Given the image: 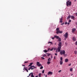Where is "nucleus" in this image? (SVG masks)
<instances>
[{"label":"nucleus","instance_id":"412c9836","mask_svg":"<svg viewBox=\"0 0 77 77\" xmlns=\"http://www.w3.org/2000/svg\"><path fill=\"white\" fill-rule=\"evenodd\" d=\"M58 41H59V42H60L61 41V38H60V37H59V38H58Z\"/></svg>","mask_w":77,"mask_h":77},{"label":"nucleus","instance_id":"052dcab7","mask_svg":"<svg viewBox=\"0 0 77 77\" xmlns=\"http://www.w3.org/2000/svg\"><path fill=\"white\" fill-rule=\"evenodd\" d=\"M75 14L76 15V16H77V13H75Z\"/></svg>","mask_w":77,"mask_h":77},{"label":"nucleus","instance_id":"f3484780","mask_svg":"<svg viewBox=\"0 0 77 77\" xmlns=\"http://www.w3.org/2000/svg\"><path fill=\"white\" fill-rule=\"evenodd\" d=\"M71 17V15H69L68 17L66 18L67 20L68 19H69Z\"/></svg>","mask_w":77,"mask_h":77},{"label":"nucleus","instance_id":"8fccbe9b","mask_svg":"<svg viewBox=\"0 0 77 77\" xmlns=\"http://www.w3.org/2000/svg\"><path fill=\"white\" fill-rule=\"evenodd\" d=\"M63 24H64V23H61V25H63Z\"/></svg>","mask_w":77,"mask_h":77},{"label":"nucleus","instance_id":"603ef678","mask_svg":"<svg viewBox=\"0 0 77 77\" xmlns=\"http://www.w3.org/2000/svg\"><path fill=\"white\" fill-rule=\"evenodd\" d=\"M71 65V63H70V64H69L68 65H69V66H70V65Z\"/></svg>","mask_w":77,"mask_h":77},{"label":"nucleus","instance_id":"de8ad7c7","mask_svg":"<svg viewBox=\"0 0 77 77\" xmlns=\"http://www.w3.org/2000/svg\"><path fill=\"white\" fill-rule=\"evenodd\" d=\"M75 45H77V41H76L75 42Z\"/></svg>","mask_w":77,"mask_h":77},{"label":"nucleus","instance_id":"4c0bfd02","mask_svg":"<svg viewBox=\"0 0 77 77\" xmlns=\"http://www.w3.org/2000/svg\"><path fill=\"white\" fill-rule=\"evenodd\" d=\"M41 59H43V60L45 59V58H44V57H41Z\"/></svg>","mask_w":77,"mask_h":77},{"label":"nucleus","instance_id":"6e6552de","mask_svg":"<svg viewBox=\"0 0 77 77\" xmlns=\"http://www.w3.org/2000/svg\"><path fill=\"white\" fill-rule=\"evenodd\" d=\"M58 45L60 47H62V42H60L58 43Z\"/></svg>","mask_w":77,"mask_h":77},{"label":"nucleus","instance_id":"dca6fc26","mask_svg":"<svg viewBox=\"0 0 77 77\" xmlns=\"http://www.w3.org/2000/svg\"><path fill=\"white\" fill-rule=\"evenodd\" d=\"M60 65H62L63 64V62L62 60H60Z\"/></svg>","mask_w":77,"mask_h":77},{"label":"nucleus","instance_id":"e433bc0d","mask_svg":"<svg viewBox=\"0 0 77 77\" xmlns=\"http://www.w3.org/2000/svg\"><path fill=\"white\" fill-rule=\"evenodd\" d=\"M44 71H45V70H43L42 71V74H44Z\"/></svg>","mask_w":77,"mask_h":77},{"label":"nucleus","instance_id":"473e14b6","mask_svg":"<svg viewBox=\"0 0 77 77\" xmlns=\"http://www.w3.org/2000/svg\"><path fill=\"white\" fill-rule=\"evenodd\" d=\"M40 69H43V66H42H42H41V67H40Z\"/></svg>","mask_w":77,"mask_h":77},{"label":"nucleus","instance_id":"49530a36","mask_svg":"<svg viewBox=\"0 0 77 77\" xmlns=\"http://www.w3.org/2000/svg\"><path fill=\"white\" fill-rule=\"evenodd\" d=\"M51 59H53V56L52 55L51 56Z\"/></svg>","mask_w":77,"mask_h":77},{"label":"nucleus","instance_id":"20e7f679","mask_svg":"<svg viewBox=\"0 0 77 77\" xmlns=\"http://www.w3.org/2000/svg\"><path fill=\"white\" fill-rule=\"evenodd\" d=\"M36 65L37 66H42L41 64L40 63L38 62H37Z\"/></svg>","mask_w":77,"mask_h":77},{"label":"nucleus","instance_id":"774afa93","mask_svg":"<svg viewBox=\"0 0 77 77\" xmlns=\"http://www.w3.org/2000/svg\"><path fill=\"white\" fill-rule=\"evenodd\" d=\"M71 75H72V74H71Z\"/></svg>","mask_w":77,"mask_h":77},{"label":"nucleus","instance_id":"393cba45","mask_svg":"<svg viewBox=\"0 0 77 77\" xmlns=\"http://www.w3.org/2000/svg\"><path fill=\"white\" fill-rule=\"evenodd\" d=\"M48 61H49L50 60L51 61V59L50 58H49L48 60Z\"/></svg>","mask_w":77,"mask_h":77},{"label":"nucleus","instance_id":"e2e57ef3","mask_svg":"<svg viewBox=\"0 0 77 77\" xmlns=\"http://www.w3.org/2000/svg\"><path fill=\"white\" fill-rule=\"evenodd\" d=\"M25 68H26V69H27V67H25V68H24L25 69Z\"/></svg>","mask_w":77,"mask_h":77},{"label":"nucleus","instance_id":"423d86ee","mask_svg":"<svg viewBox=\"0 0 77 77\" xmlns=\"http://www.w3.org/2000/svg\"><path fill=\"white\" fill-rule=\"evenodd\" d=\"M75 30H76V29H75V28H74L72 29V33H74L75 32Z\"/></svg>","mask_w":77,"mask_h":77},{"label":"nucleus","instance_id":"9b49d317","mask_svg":"<svg viewBox=\"0 0 77 77\" xmlns=\"http://www.w3.org/2000/svg\"><path fill=\"white\" fill-rule=\"evenodd\" d=\"M62 18H63V17L62 16L61 18L60 19V23H63V21H62Z\"/></svg>","mask_w":77,"mask_h":77},{"label":"nucleus","instance_id":"5fc2aeb1","mask_svg":"<svg viewBox=\"0 0 77 77\" xmlns=\"http://www.w3.org/2000/svg\"><path fill=\"white\" fill-rule=\"evenodd\" d=\"M67 24H68V25H69V22L68 23H67Z\"/></svg>","mask_w":77,"mask_h":77},{"label":"nucleus","instance_id":"a878e982","mask_svg":"<svg viewBox=\"0 0 77 77\" xmlns=\"http://www.w3.org/2000/svg\"><path fill=\"white\" fill-rule=\"evenodd\" d=\"M32 74H33V72H31V73H30L29 74V75L27 77H29V76H30V75H32Z\"/></svg>","mask_w":77,"mask_h":77},{"label":"nucleus","instance_id":"a19ab883","mask_svg":"<svg viewBox=\"0 0 77 77\" xmlns=\"http://www.w3.org/2000/svg\"><path fill=\"white\" fill-rule=\"evenodd\" d=\"M50 48H48V51H49V50H50Z\"/></svg>","mask_w":77,"mask_h":77},{"label":"nucleus","instance_id":"7ed1b4c3","mask_svg":"<svg viewBox=\"0 0 77 77\" xmlns=\"http://www.w3.org/2000/svg\"><path fill=\"white\" fill-rule=\"evenodd\" d=\"M68 32H66L65 33V34H64L63 36L66 38H68Z\"/></svg>","mask_w":77,"mask_h":77},{"label":"nucleus","instance_id":"9d476101","mask_svg":"<svg viewBox=\"0 0 77 77\" xmlns=\"http://www.w3.org/2000/svg\"><path fill=\"white\" fill-rule=\"evenodd\" d=\"M31 68V70H32V69H34V68H36V67H35L34 65L32 66H30Z\"/></svg>","mask_w":77,"mask_h":77},{"label":"nucleus","instance_id":"b1692460","mask_svg":"<svg viewBox=\"0 0 77 77\" xmlns=\"http://www.w3.org/2000/svg\"><path fill=\"white\" fill-rule=\"evenodd\" d=\"M46 54H48V56H50V55H51V54L46 53Z\"/></svg>","mask_w":77,"mask_h":77},{"label":"nucleus","instance_id":"cd10ccee","mask_svg":"<svg viewBox=\"0 0 77 77\" xmlns=\"http://www.w3.org/2000/svg\"><path fill=\"white\" fill-rule=\"evenodd\" d=\"M50 63H51V62L50 61H48L47 63L48 65H49Z\"/></svg>","mask_w":77,"mask_h":77},{"label":"nucleus","instance_id":"1a4fd4ad","mask_svg":"<svg viewBox=\"0 0 77 77\" xmlns=\"http://www.w3.org/2000/svg\"><path fill=\"white\" fill-rule=\"evenodd\" d=\"M61 49V47H58V48H57V50L58 52H60V51L61 50L60 49Z\"/></svg>","mask_w":77,"mask_h":77},{"label":"nucleus","instance_id":"aec40b11","mask_svg":"<svg viewBox=\"0 0 77 77\" xmlns=\"http://www.w3.org/2000/svg\"><path fill=\"white\" fill-rule=\"evenodd\" d=\"M33 63H31L29 64V65L28 66H32V64H33Z\"/></svg>","mask_w":77,"mask_h":77},{"label":"nucleus","instance_id":"0e129e2a","mask_svg":"<svg viewBox=\"0 0 77 77\" xmlns=\"http://www.w3.org/2000/svg\"><path fill=\"white\" fill-rule=\"evenodd\" d=\"M55 45H56V43H55Z\"/></svg>","mask_w":77,"mask_h":77},{"label":"nucleus","instance_id":"c03bdc74","mask_svg":"<svg viewBox=\"0 0 77 77\" xmlns=\"http://www.w3.org/2000/svg\"><path fill=\"white\" fill-rule=\"evenodd\" d=\"M55 56L57 55V53L55 54Z\"/></svg>","mask_w":77,"mask_h":77},{"label":"nucleus","instance_id":"f257e3e1","mask_svg":"<svg viewBox=\"0 0 77 77\" xmlns=\"http://www.w3.org/2000/svg\"><path fill=\"white\" fill-rule=\"evenodd\" d=\"M66 4L67 7L69 6H71V2H70V0H69L66 2Z\"/></svg>","mask_w":77,"mask_h":77},{"label":"nucleus","instance_id":"37998d69","mask_svg":"<svg viewBox=\"0 0 77 77\" xmlns=\"http://www.w3.org/2000/svg\"><path fill=\"white\" fill-rule=\"evenodd\" d=\"M65 24H68V23L66 22L65 23Z\"/></svg>","mask_w":77,"mask_h":77},{"label":"nucleus","instance_id":"f8f14e48","mask_svg":"<svg viewBox=\"0 0 77 77\" xmlns=\"http://www.w3.org/2000/svg\"><path fill=\"white\" fill-rule=\"evenodd\" d=\"M71 18L73 20H74V19H75V17L74 16H71Z\"/></svg>","mask_w":77,"mask_h":77},{"label":"nucleus","instance_id":"2eb2a0df","mask_svg":"<svg viewBox=\"0 0 77 77\" xmlns=\"http://www.w3.org/2000/svg\"><path fill=\"white\" fill-rule=\"evenodd\" d=\"M65 62H68V59L67 58L65 59Z\"/></svg>","mask_w":77,"mask_h":77},{"label":"nucleus","instance_id":"39448f33","mask_svg":"<svg viewBox=\"0 0 77 77\" xmlns=\"http://www.w3.org/2000/svg\"><path fill=\"white\" fill-rule=\"evenodd\" d=\"M63 33V31H57L56 32V33L57 34H59V33Z\"/></svg>","mask_w":77,"mask_h":77},{"label":"nucleus","instance_id":"c756f323","mask_svg":"<svg viewBox=\"0 0 77 77\" xmlns=\"http://www.w3.org/2000/svg\"><path fill=\"white\" fill-rule=\"evenodd\" d=\"M74 53L75 54H77V51H74Z\"/></svg>","mask_w":77,"mask_h":77},{"label":"nucleus","instance_id":"a18cd8bd","mask_svg":"<svg viewBox=\"0 0 77 77\" xmlns=\"http://www.w3.org/2000/svg\"><path fill=\"white\" fill-rule=\"evenodd\" d=\"M62 71L61 70H60L58 71V72H60Z\"/></svg>","mask_w":77,"mask_h":77},{"label":"nucleus","instance_id":"ea45409f","mask_svg":"<svg viewBox=\"0 0 77 77\" xmlns=\"http://www.w3.org/2000/svg\"><path fill=\"white\" fill-rule=\"evenodd\" d=\"M69 23H70V22H71V20H69Z\"/></svg>","mask_w":77,"mask_h":77},{"label":"nucleus","instance_id":"f03ea898","mask_svg":"<svg viewBox=\"0 0 77 77\" xmlns=\"http://www.w3.org/2000/svg\"><path fill=\"white\" fill-rule=\"evenodd\" d=\"M65 54V51L63 50H62L60 51V54L61 55H64Z\"/></svg>","mask_w":77,"mask_h":77},{"label":"nucleus","instance_id":"bb28decb","mask_svg":"<svg viewBox=\"0 0 77 77\" xmlns=\"http://www.w3.org/2000/svg\"><path fill=\"white\" fill-rule=\"evenodd\" d=\"M44 51L45 52V53H47L48 51H47L46 50H44Z\"/></svg>","mask_w":77,"mask_h":77},{"label":"nucleus","instance_id":"680f3d73","mask_svg":"<svg viewBox=\"0 0 77 77\" xmlns=\"http://www.w3.org/2000/svg\"><path fill=\"white\" fill-rule=\"evenodd\" d=\"M47 77V75H46L45 77Z\"/></svg>","mask_w":77,"mask_h":77},{"label":"nucleus","instance_id":"3c124183","mask_svg":"<svg viewBox=\"0 0 77 77\" xmlns=\"http://www.w3.org/2000/svg\"><path fill=\"white\" fill-rule=\"evenodd\" d=\"M65 44L66 45H67V44H68L67 43V42H65Z\"/></svg>","mask_w":77,"mask_h":77},{"label":"nucleus","instance_id":"6e6d98bb","mask_svg":"<svg viewBox=\"0 0 77 77\" xmlns=\"http://www.w3.org/2000/svg\"><path fill=\"white\" fill-rule=\"evenodd\" d=\"M58 52V51H57V50H56V53H57Z\"/></svg>","mask_w":77,"mask_h":77},{"label":"nucleus","instance_id":"6ab92c4d","mask_svg":"<svg viewBox=\"0 0 77 77\" xmlns=\"http://www.w3.org/2000/svg\"><path fill=\"white\" fill-rule=\"evenodd\" d=\"M56 30L57 32H58V31H59L60 30H59V28H56Z\"/></svg>","mask_w":77,"mask_h":77},{"label":"nucleus","instance_id":"a211bd4d","mask_svg":"<svg viewBox=\"0 0 77 77\" xmlns=\"http://www.w3.org/2000/svg\"><path fill=\"white\" fill-rule=\"evenodd\" d=\"M72 40L73 41H76V38H75V37H73L72 38Z\"/></svg>","mask_w":77,"mask_h":77},{"label":"nucleus","instance_id":"338daca9","mask_svg":"<svg viewBox=\"0 0 77 77\" xmlns=\"http://www.w3.org/2000/svg\"><path fill=\"white\" fill-rule=\"evenodd\" d=\"M56 50V48L54 49V50Z\"/></svg>","mask_w":77,"mask_h":77},{"label":"nucleus","instance_id":"4d7b16f0","mask_svg":"<svg viewBox=\"0 0 77 77\" xmlns=\"http://www.w3.org/2000/svg\"><path fill=\"white\" fill-rule=\"evenodd\" d=\"M75 24H76V25H77V22L75 23Z\"/></svg>","mask_w":77,"mask_h":77},{"label":"nucleus","instance_id":"4468645a","mask_svg":"<svg viewBox=\"0 0 77 77\" xmlns=\"http://www.w3.org/2000/svg\"><path fill=\"white\" fill-rule=\"evenodd\" d=\"M54 38H56V39H58V38H59V36H57V35H55L54 36Z\"/></svg>","mask_w":77,"mask_h":77},{"label":"nucleus","instance_id":"69168bd1","mask_svg":"<svg viewBox=\"0 0 77 77\" xmlns=\"http://www.w3.org/2000/svg\"><path fill=\"white\" fill-rule=\"evenodd\" d=\"M64 39H65V40H66V38H65Z\"/></svg>","mask_w":77,"mask_h":77},{"label":"nucleus","instance_id":"72a5a7b5","mask_svg":"<svg viewBox=\"0 0 77 77\" xmlns=\"http://www.w3.org/2000/svg\"><path fill=\"white\" fill-rule=\"evenodd\" d=\"M45 56H47V55L45 54H44V55H43V57H45Z\"/></svg>","mask_w":77,"mask_h":77},{"label":"nucleus","instance_id":"2f4dec72","mask_svg":"<svg viewBox=\"0 0 77 77\" xmlns=\"http://www.w3.org/2000/svg\"><path fill=\"white\" fill-rule=\"evenodd\" d=\"M41 73H39L38 75L39 77H41Z\"/></svg>","mask_w":77,"mask_h":77},{"label":"nucleus","instance_id":"0eeeda50","mask_svg":"<svg viewBox=\"0 0 77 77\" xmlns=\"http://www.w3.org/2000/svg\"><path fill=\"white\" fill-rule=\"evenodd\" d=\"M48 75H53V72L49 71L48 73Z\"/></svg>","mask_w":77,"mask_h":77},{"label":"nucleus","instance_id":"f704fd0d","mask_svg":"<svg viewBox=\"0 0 77 77\" xmlns=\"http://www.w3.org/2000/svg\"><path fill=\"white\" fill-rule=\"evenodd\" d=\"M30 69H32V68H31V67H29V68H28V70H30Z\"/></svg>","mask_w":77,"mask_h":77},{"label":"nucleus","instance_id":"79ce46f5","mask_svg":"<svg viewBox=\"0 0 77 77\" xmlns=\"http://www.w3.org/2000/svg\"><path fill=\"white\" fill-rule=\"evenodd\" d=\"M28 63V61H26V62H25V63Z\"/></svg>","mask_w":77,"mask_h":77},{"label":"nucleus","instance_id":"bf43d9fd","mask_svg":"<svg viewBox=\"0 0 77 77\" xmlns=\"http://www.w3.org/2000/svg\"><path fill=\"white\" fill-rule=\"evenodd\" d=\"M25 65H22V66H25Z\"/></svg>","mask_w":77,"mask_h":77},{"label":"nucleus","instance_id":"ddd939ff","mask_svg":"<svg viewBox=\"0 0 77 77\" xmlns=\"http://www.w3.org/2000/svg\"><path fill=\"white\" fill-rule=\"evenodd\" d=\"M24 68H25V69H24ZM23 70H24V71H25V70H26V71H27V72H28V69H27L25 68V66H24V67Z\"/></svg>","mask_w":77,"mask_h":77},{"label":"nucleus","instance_id":"4be33fe9","mask_svg":"<svg viewBox=\"0 0 77 77\" xmlns=\"http://www.w3.org/2000/svg\"><path fill=\"white\" fill-rule=\"evenodd\" d=\"M48 44H51V45H53V42H48Z\"/></svg>","mask_w":77,"mask_h":77},{"label":"nucleus","instance_id":"13d9d810","mask_svg":"<svg viewBox=\"0 0 77 77\" xmlns=\"http://www.w3.org/2000/svg\"><path fill=\"white\" fill-rule=\"evenodd\" d=\"M38 77V75L35 76V77Z\"/></svg>","mask_w":77,"mask_h":77},{"label":"nucleus","instance_id":"5701e85b","mask_svg":"<svg viewBox=\"0 0 77 77\" xmlns=\"http://www.w3.org/2000/svg\"><path fill=\"white\" fill-rule=\"evenodd\" d=\"M33 73H32L31 75V77H35L34 76V75H33Z\"/></svg>","mask_w":77,"mask_h":77},{"label":"nucleus","instance_id":"864d4df0","mask_svg":"<svg viewBox=\"0 0 77 77\" xmlns=\"http://www.w3.org/2000/svg\"><path fill=\"white\" fill-rule=\"evenodd\" d=\"M54 59H56V57H54Z\"/></svg>","mask_w":77,"mask_h":77},{"label":"nucleus","instance_id":"09e8293b","mask_svg":"<svg viewBox=\"0 0 77 77\" xmlns=\"http://www.w3.org/2000/svg\"><path fill=\"white\" fill-rule=\"evenodd\" d=\"M52 39H54V37H52Z\"/></svg>","mask_w":77,"mask_h":77},{"label":"nucleus","instance_id":"c9c22d12","mask_svg":"<svg viewBox=\"0 0 77 77\" xmlns=\"http://www.w3.org/2000/svg\"><path fill=\"white\" fill-rule=\"evenodd\" d=\"M50 51H53V48H52V49H51Z\"/></svg>","mask_w":77,"mask_h":77},{"label":"nucleus","instance_id":"58836bf2","mask_svg":"<svg viewBox=\"0 0 77 77\" xmlns=\"http://www.w3.org/2000/svg\"><path fill=\"white\" fill-rule=\"evenodd\" d=\"M64 57H66V56H67L66 55H67L66 54H64Z\"/></svg>","mask_w":77,"mask_h":77},{"label":"nucleus","instance_id":"c85d7f7f","mask_svg":"<svg viewBox=\"0 0 77 77\" xmlns=\"http://www.w3.org/2000/svg\"><path fill=\"white\" fill-rule=\"evenodd\" d=\"M60 60H61V61H62V60H63V58L62 57H60Z\"/></svg>","mask_w":77,"mask_h":77},{"label":"nucleus","instance_id":"7c9ffc66","mask_svg":"<svg viewBox=\"0 0 77 77\" xmlns=\"http://www.w3.org/2000/svg\"><path fill=\"white\" fill-rule=\"evenodd\" d=\"M70 71H71V72H72V68H71L70 69Z\"/></svg>","mask_w":77,"mask_h":77}]
</instances>
